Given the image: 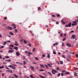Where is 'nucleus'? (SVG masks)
<instances>
[{
	"label": "nucleus",
	"mask_w": 78,
	"mask_h": 78,
	"mask_svg": "<svg viewBox=\"0 0 78 78\" xmlns=\"http://www.w3.org/2000/svg\"><path fill=\"white\" fill-rule=\"evenodd\" d=\"M73 23L72 24V26H75V25H77V22H76L75 21H73Z\"/></svg>",
	"instance_id": "obj_1"
},
{
	"label": "nucleus",
	"mask_w": 78,
	"mask_h": 78,
	"mask_svg": "<svg viewBox=\"0 0 78 78\" xmlns=\"http://www.w3.org/2000/svg\"><path fill=\"white\" fill-rule=\"evenodd\" d=\"M8 67H11L12 69H14V70H15V69H16V67H15V66H13L12 65L9 66Z\"/></svg>",
	"instance_id": "obj_2"
},
{
	"label": "nucleus",
	"mask_w": 78,
	"mask_h": 78,
	"mask_svg": "<svg viewBox=\"0 0 78 78\" xmlns=\"http://www.w3.org/2000/svg\"><path fill=\"white\" fill-rule=\"evenodd\" d=\"M25 52L26 54H27L28 53V56H30V54H32V53L28 52V51H25Z\"/></svg>",
	"instance_id": "obj_3"
},
{
	"label": "nucleus",
	"mask_w": 78,
	"mask_h": 78,
	"mask_svg": "<svg viewBox=\"0 0 78 78\" xmlns=\"http://www.w3.org/2000/svg\"><path fill=\"white\" fill-rule=\"evenodd\" d=\"M72 24V23H69L68 25H66V27H71V25Z\"/></svg>",
	"instance_id": "obj_4"
},
{
	"label": "nucleus",
	"mask_w": 78,
	"mask_h": 78,
	"mask_svg": "<svg viewBox=\"0 0 78 78\" xmlns=\"http://www.w3.org/2000/svg\"><path fill=\"white\" fill-rule=\"evenodd\" d=\"M6 29H7V30H11L12 29V27L9 26L6 27Z\"/></svg>",
	"instance_id": "obj_5"
},
{
	"label": "nucleus",
	"mask_w": 78,
	"mask_h": 78,
	"mask_svg": "<svg viewBox=\"0 0 78 78\" xmlns=\"http://www.w3.org/2000/svg\"><path fill=\"white\" fill-rule=\"evenodd\" d=\"M76 37V35H72V36L71 37V39H75V38Z\"/></svg>",
	"instance_id": "obj_6"
},
{
	"label": "nucleus",
	"mask_w": 78,
	"mask_h": 78,
	"mask_svg": "<svg viewBox=\"0 0 78 78\" xmlns=\"http://www.w3.org/2000/svg\"><path fill=\"white\" fill-rule=\"evenodd\" d=\"M6 71L8 72H10V73H13L12 71L11 70H7Z\"/></svg>",
	"instance_id": "obj_7"
},
{
	"label": "nucleus",
	"mask_w": 78,
	"mask_h": 78,
	"mask_svg": "<svg viewBox=\"0 0 78 78\" xmlns=\"http://www.w3.org/2000/svg\"><path fill=\"white\" fill-rule=\"evenodd\" d=\"M12 27H13V26H14V27L13 28V30H14L15 28H16V25L14 24H12Z\"/></svg>",
	"instance_id": "obj_8"
},
{
	"label": "nucleus",
	"mask_w": 78,
	"mask_h": 78,
	"mask_svg": "<svg viewBox=\"0 0 78 78\" xmlns=\"http://www.w3.org/2000/svg\"><path fill=\"white\" fill-rule=\"evenodd\" d=\"M14 51V50L12 49L11 50H10L8 51V53H12V52H13Z\"/></svg>",
	"instance_id": "obj_9"
},
{
	"label": "nucleus",
	"mask_w": 78,
	"mask_h": 78,
	"mask_svg": "<svg viewBox=\"0 0 78 78\" xmlns=\"http://www.w3.org/2000/svg\"><path fill=\"white\" fill-rule=\"evenodd\" d=\"M30 67L31 69L32 70H34V67L33 66H30Z\"/></svg>",
	"instance_id": "obj_10"
},
{
	"label": "nucleus",
	"mask_w": 78,
	"mask_h": 78,
	"mask_svg": "<svg viewBox=\"0 0 78 78\" xmlns=\"http://www.w3.org/2000/svg\"><path fill=\"white\" fill-rule=\"evenodd\" d=\"M16 55L17 56H20V54H19V53L18 52H16Z\"/></svg>",
	"instance_id": "obj_11"
},
{
	"label": "nucleus",
	"mask_w": 78,
	"mask_h": 78,
	"mask_svg": "<svg viewBox=\"0 0 78 78\" xmlns=\"http://www.w3.org/2000/svg\"><path fill=\"white\" fill-rule=\"evenodd\" d=\"M67 57L68 59H70L71 57V55H69L67 56Z\"/></svg>",
	"instance_id": "obj_12"
},
{
	"label": "nucleus",
	"mask_w": 78,
	"mask_h": 78,
	"mask_svg": "<svg viewBox=\"0 0 78 78\" xmlns=\"http://www.w3.org/2000/svg\"><path fill=\"white\" fill-rule=\"evenodd\" d=\"M66 45H67L69 47H71V44H70L69 43H67Z\"/></svg>",
	"instance_id": "obj_13"
},
{
	"label": "nucleus",
	"mask_w": 78,
	"mask_h": 78,
	"mask_svg": "<svg viewBox=\"0 0 78 78\" xmlns=\"http://www.w3.org/2000/svg\"><path fill=\"white\" fill-rule=\"evenodd\" d=\"M40 66L41 68H44V67H45V66H43V65L42 64H40Z\"/></svg>",
	"instance_id": "obj_14"
},
{
	"label": "nucleus",
	"mask_w": 78,
	"mask_h": 78,
	"mask_svg": "<svg viewBox=\"0 0 78 78\" xmlns=\"http://www.w3.org/2000/svg\"><path fill=\"white\" fill-rule=\"evenodd\" d=\"M61 22L64 25H65L66 24V23H65L64 21H63V20L62 19L61 20Z\"/></svg>",
	"instance_id": "obj_15"
},
{
	"label": "nucleus",
	"mask_w": 78,
	"mask_h": 78,
	"mask_svg": "<svg viewBox=\"0 0 78 78\" xmlns=\"http://www.w3.org/2000/svg\"><path fill=\"white\" fill-rule=\"evenodd\" d=\"M13 49L16 50H18V48L17 47H14L13 48Z\"/></svg>",
	"instance_id": "obj_16"
},
{
	"label": "nucleus",
	"mask_w": 78,
	"mask_h": 78,
	"mask_svg": "<svg viewBox=\"0 0 78 78\" xmlns=\"http://www.w3.org/2000/svg\"><path fill=\"white\" fill-rule=\"evenodd\" d=\"M52 70L53 72H55V73H58L57 71H56L55 69H53Z\"/></svg>",
	"instance_id": "obj_17"
},
{
	"label": "nucleus",
	"mask_w": 78,
	"mask_h": 78,
	"mask_svg": "<svg viewBox=\"0 0 78 78\" xmlns=\"http://www.w3.org/2000/svg\"><path fill=\"white\" fill-rule=\"evenodd\" d=\"M5 61L7 62H11V60L10 59H9V60H6Z\"/></svg>",
	"instance_id": "obj_18"
},
{
	"label": "nucleus",
	"mask_w": 78,
	"mask_h": 78,
	"mask_svg": "<svg viewBox=\"0 0 78 78\" xmlns=\"http://www.w3.org/2000/svg\"><path fill=\"white\" fill-rule=\"evenodd\" d=\"M45 67H46V69H48V66H47V65H44Z\"/></svg>",
	"instance_id": "obj_19"
},
{
	"label": "nucleus",
	"mask_w": 78,
	"mask_h": 78,
	"mask_svg": "<svg viewBox=\"0 0 78 78\" xmlns=\"http://www.w3.org/2000/svg\"><path fill=\"white\" fill-rule=\"evenodd\" d=\"M14 77H15V78H18V76H17L16 74H14Z\"/></svg>",
	"instance_id": "obj_20"
},
{
	"label": "nucleus",
	"mask_w": 78,
	"mask_h": 78,
	"mask_svg": "<svg viewBox=\"0 0 78 78\" xmlns=\"http://www.w3.org/2000/svg\"><path fill=\"white\" fill-rule=\"evenodd\" d=\"M39 76H40V77H41V78H46L45 77L43 76H41V75H39Z\"/></svg>",
	"instance_id": "obj_21"
},
{
	"label": "nucleus",
	"mask_w": 78,
	"mask_h": 78,
	"mask_svg": "<svg viewBox=\"0 0 78 78\" xmlns=\"http://www.w3.org/2000/svg\"><path fill=\"white\" fill-rule=\"evenodd\" d=\"M9 33L10 34H11V35H14V34L12 32H9Z\"/></svg>",
	"instance_id": "obj_22"
},
{
	"label": "nucleus",
	"mask_w": 78,
	"mask_h": 78,
	"mask_svg": "<svg viewBox=\"0 0 78 78\" xmlns=\"http://www.w3.org/2000/svg\"><path fill=\"white\" fill-rule=\"evenodd\" d=\"M70 74V73L69 72H66L65 73V75H66V74Z\"/></svg>",
	"instance_id": "obj_23"
},
{
	"label": "nucleus",
	"mask_w": 78,
	"mask_h": 78,
	"mask_svg": "<svg viewBox=\"0 0 78 78\" xmlns=\"http://www.w3.org/2000/svg\"><path fill=\"white\" fill-rule=\"evenodd\" d=\"M48 74H49V75H51V76H52V74H51V73H50V72H48Z\"/></svg>",
	"instance_id": "obj_24"
},
{
	"label": "nucleus",
	"mask_w": 78,
	"mask_h": 78,
	"mask_svg": "<svg viewBox=\"0 0 78 78\" xmlns=\"http://www.w3.org/2000/svg\"><path fill=\"white\" fill-rule=\"evenodd\" d=\"M15 33H17V32H18V31L16 29H15Z\"/></svg>",
	"instance_id": "obj_25"
},
{
	"label": "nucleus",
	"mask_w": 78,
	"mask_h": 78,
	"mask_svg": "<svg viewBox=\"0 0 78 78\" xmlns=\"http://www.w3.org/2000/svg\"><path fill=\"white\" fill-rule=\"evenodd\" d=\"M4 66H0V69H3V68H4Z\"/></svg>",
	"instance_id": "obj_26"
},
{
	"label": "nucleus",
	"mask_w": 78,
	"mask_h": 78,
	"mask_svg": "<svg viewBox=\"0 0 78 78\" xmlns=\"http://www.w3.org/2000/svg\"><path fill=\"white\" fill-rule=\"evenodd\" d=\"M53 53L54 55H56V51H53Z\"/></svg>",
	"instance_id": "obj_27"
},
{
	"label": "nucleus",
	"mask_w": 78,
	"mask_h": 78,
	"mask_svg": "<svg viewBox=\"0 0 78 78\" xmlns=\"http://www.w3.org/2000/svg\"><path fill=\"white\" fill-rule=\"evenodd\" d=\"M62 58H66V57H65L64 55H62Z\"/></svg>",
	"instance_id": "obj_28"
},
{
	"label": "nucleus",
	"mask_w": 78,
	"mask_h": 78,
	"mask_svg": "<svg viewBox=\"0 0 78 78\" xmlns=\"http://www.w3.org/2000/svg\"><path fill=\"white\" fill-rule=\"evenodd\" d=\"M9 47H12V48H13V47H14V45H9Z\"/></svg>",
	"instance_id": "obj_29"
},
{
	"label": "nucleus",
	"mask_w": 78,
	"mask_h": 78,
	"mask_svg": "<svg viewBox=\"0 0 78 78\" xmlns=\"http://www.w3.org/2000/svg\"><path fill=\"white\" fill-rule=\"evenodd\" d=\"M62 72L63 73H65L66 72V71H65V70H63L62 71Z\"/></svg>",
	"instance_id": "obj_30"
},
{
	"label": "nucleus",
	"mask_w": 78,
	"mask_h": 78,
	"mask_svg": "<svg viewBox=\"0 0 78 78\" xmlns=\"http://www.w3.org/2000/svg\"><path fill=\"white\" fill-rule=\"evenodd\" d=\"M44 75H45V76H48V75L47 74L45 73H44Z\"/></svg>",
	"instance_id": "obj_31"
},
{
	"label": "nucleus",
	"mask_w": 78,
	"mask_h": 78,
	"mask_svg": "<svg viewBox=\"0 0 78 78\" xmlns=\"http://www.w3.org/2000/svg\"><path fill=\"white\" fill-rule=\"evenodd\" d=\"M6 44V41H5L4 43H3V44L4 45H5V44Z\"/></svg>",
	"instance_id": "obj_32"
},
{
	"label": "nucleus",
	"mask_w": 78,
	"mask_h": 78,
	"mask_svg": "<svg viewBox=\"0 0 78 78\" xmlns=\"http://www.w3.org/2000/svg\"><path fill=\"white\" fill-rule=\"evenodd\" d=\"M42 56L43 57H42V58H44V57H45V55L44 54L43 55H42Z\"/></svg>",
	"instance_id": "obj_33"
},
{
	"label": "nucleus",
	"mask_w": 78,
	"mask_h": 78,
	"mask_svg": "<svg viewBox=\"0 0 78 78\" xmlns=\"http://www.w3.org/2000/svg\"><path fill=\"white\" fill-rule=\"evenodd\" d=\"M23 42H24V43L25 44H27V41H26L25 40H24Z\"/></svg>",
	"instance_id": "obj_34"
},
{
	"label": "nucleus",
	"mask_w": 78,
	"mask_h": 78,
	"mask_svg": "<svg viewBox=\"0 0 78 78\" xmlns=\"http://www.w3.org/2000/svg\"><path fill=\"white\" fill-rule=\"evenodd\" d=\"M23 56V57H24V58H23V59H24H24H26V60H27V59L25 58V56Z\"/></svg>",
	"instance_id": "obj_35"
},
{
	"label": "nucleus",
	"mask_w": 78,
	"mask_h": 78,
	"mask_svg": "<svg viewBox=\"0 0 78 78\" xmlns=\"http://www.w3.org/2000/svg\"><path fill=\"white\" fill-rule=\"evenodd\" d=\"M35 59H36V60H38V61H39V59H38V58H37V57L35 58Z\"/></svg>",
	"instance_id": "obj_36"
},
{
	"label": "nucleus",
	"mask_w": 78,
	"mask_h": 78,
	"mask_svg": "<svg viewBox=\"0 0 78 78\" xmlns=\"http://www.w3.org/2000/svg\"><path fill=\"white\" fill-rule=\"evenodd\" d=\"M5 58H6V59H8L9 58V57L8 56H6Z\"/></svg>",
	"instance_id": "obj_37"
},
{
	"label": "nucleus",
	"mask_w": 78,
	"mask_h": 78,
	"mask_svg": "<svg viewBox=\"0 0 78 78\" xmlns=\"http://www.w3.org/2000/svg\"><path fill=\"white\" fill-rule=\"evenodd\" d=\"M52 17H55L56 16H55V15H52Z\"/></svg>",
	"instance_id": "obj_38"
},
{
	"label": "nucleus",
	"mask_w": 78,
	"mask_h": 78,
	"mask_svg": "<svg viewBox=\"0 0 78 78\" xmlns=\"http://www.w3.org/2000/svg\"><path fill=\"white\" fill-rule=\"evenodd\" d=\"M23 64L24 65H25V64H26V62H25V61H23Z\"/></svg>",
	"instance_id": "obj_39"
},
{
	"label": "nucleus",
	"mask_w": 78,
	"mask_h": 78,
	"mask_svg": "<svg viewBox=\"0 0 78 78\" xmlns=\"http://www.w3.org/2000/svg\"><path fill=\"white\" fill-rule=\"evenodd\" d=\"M63 36V35L62 34V33L60 34V37H62Z\"/></svg>",
	"instance_id": "obj_40"
},
{
	"label": "nucleus",
	"mask_w": 78,
	"mask_h": 78,
	"mask_svg": "<svg viewBox=\"0 0 78 78\" xmlns=\"http://www.w3.org/2000/svg\"><path fill=\"white\" fill-rule=\"evenodd\" d=\"M61 75L62 76H64V73H62Z\"/></svg>",
	"instance_id": "obj_41"
},
{
	"label": "nucleus",
	"mask_w": 78,
	"mask_h": 78,
	"mask_svg": "<svg viewBox=\"0 0 78 78\" xmlns=\"http://www.w3.org/2000/svg\"><path fill=\"white\" fill-rule=\"evenodd\" d=\"M61 75V73H59L58 74V77H59Z\"/></svg>",
	"instance_id": "obj_42"
},
{
	"label": "nucleus",
	"mask_w": 78,
	"mask_h": 78,
	"mask_svg": "<svg viewBox=\"0 0 78 78\" xmlns=\"http://www.w3.org/2000/svg\"><path fill=\"white\" fill-rule=\"evenodd\" d=\"M47 57L48 58H50V55H47Z\"/></svg>",
	"instance_id": "obj_43"
},
{
	"label": "nucleus",
	"mask_w": 78,
	"mask_h": 78,
	"mask_svg": "<svg viewBox=\"0 0 78 78\" xmlns=\"http://www.w3.org/2000/svg\"><path fill=\"white\" fill-rule=\"evenodd\" d=\"M14 45H16V46H18V45H19V44H16V43H15V44H14Z\"/></svg>",
	"instance_id": "obj_44"
},
{
	"label": "nucleus",
	"mask_w": 78,
	"mask_h": 78,
	"mask_svg": "<svg viewBox=\"0 0 78 78\" xmlns=\"http://www.w3.org/2000/svg\"><path fill=\"white\" fill-rule=\"evenodd\" d=\"M56 23L57 25H58V24H59V22L58 21H57Z\"/></svg>",
	"instance_id": "obj_45"
},
{
	"label": "nucleus",
	"mask_w": 78,
	"mask_h": 78,
	"mask_svg": "<svg viewBox=\"0 0 78 78\" xmlns=\"http://www.w3.org/2000/svg\"><path fill=\"white\" fill-rule=\"evenodd\" d=\"M9 49H10V50H12V48L11 47H9Z\"/></svg>",
	"instance_id": "obj_46"
},
{
	"label": "nucleus",
	"mask_w": 78,
	"mask_h": 78,
	"mask_svg": "<svg viewBox=\"0 0 78 78\" xmlns=\"http://www.w3.org/2000/svg\"><path fill=\"white\" fill-rule=\"evenodd\" d=\"M35 49H36V48H34L33 49V51H35Z\"/></svg>",
	"instance_id": "obj_47"
},
{
	"label": "nucleus",
	"mask_w": 78,
	"mask_h": 78,
	"mask_svg": "<svg viewBox=\"0 0 78 78\" xmlns=\"http://www.w3.org/2000/svg\"><path fill=\"white\" fill-rule=\"evenodd\" d=\"M61 64H63V62L61 61L60 62Z\"/></svg>",
	"instance_id": "obj_48"
},
{
	"label": "nucleus",
	"mask_w": 78,
	"mask_h": 78,
	"mask_svg": "<svg viewBox=\"0 0 78 78\" xmlns=\"http://www.w3.org/2000/svg\"><path fill=\"white\" fill-rule=\"evenodd\" d=\"M5 75V74L4 73H2V76H4V75Z\"/></svg>",
	"instance_id": "obj_49"
},
{
	"label": "nucleus",
	"mask_w": 78,
	"mask_h": 78,
	"mask_svg": "<svg viewBox=\"0 0 78 78\" xmlns=\"http://www.w3.org/2000/svg\"><path fill=\"white\" fill-rule=\"evenodd\" d=\"M28 45H29V47H31V44H29Z\"/></svg>",
	"instance_id": "obj_50"
},
{
	"label": "nucleus",
	"mask_w": 78,
	"mask_h": 78,
	"mask_svg": "<svg viewBox=\"0 0 78 78\" xmlns=\"http://www.w3.org/2000/svg\"><path fill=\"white\" fill-rule=\"evenodd\" d=\"M7 42H9V43H10L11 42V41H7Z\"/></svg>",
	"instance_id": "obj_51"
},
{
	"label": "nucleus",
	"mask_w": 78,
	"mask_h": 78,
	"mask_svg": "<svg viewBox=\"0 0 78 78\" xmlns=\"http://www.w3.org/2000/svg\"><path fill=\"white\" fill-rule=\"evenodd\" d=\"M19 64H20L21 65H23V64L22 63H20Z\"/></svg>",
	"instance_id": "obj_52"
},
{
	"label": "nucleus",
	"mask_w": 78,
	"mask_h": 78,
	"mask_svg": "<svg viewBox=\"0 0 78 78\" xmlns=\"http://www.w3.org/2000/svg\"><path fill=\"white\" fill-rule=\"evenodd\" d=\"M75 21L76 22H78V19H76L75 20Z\"/></svg>",
	"instance_id": "obj_53"
},
{
	"label": "nucleus",
	"mask_w": 78,
	"mask_h": 78,
	"mask_svg": "<svg viewBox=\"0 0 78 78\" xmlns=\"http://www.w3.org/2000/svg\"><path fill=\"white\" fill-rule=\"evenodd\" d=\"M38 10H41V7H39L38 8Z\"/></svg>",
	"instance_id": "obj_54"
},
{
	"label": "nucleus",
	"mask_w": 78,
	"mask_h": 78,
	"mask_svg": "<svg viewBox=\"0 0 78 78\" xmlns=\"http://www.w3.org/2000/svg\"><path fill=\"white\" fill-rule=\"evenodd\" d=\"M4 20H6V19H7V17H4Z\"/></svg>",
	"instance_id": "obj_55"
},
{
	"label": "nucleus",
	"mask_w": 78,
	"mask_h": 78,
	"mask_svg": "<svg viewBox=\"0 0 78 78\" xmlns=\"http://www.w3.org/2000/svg\"><path fill=\"white\" fill-rule=\"evenodd\" d=\"M47 65H48V66H49V67H51V66L49 64H48Z\"/></svg>",
	"instance_id": "obj_56"
},
{
	"label": "nucleus",
	"mask_w": 78,
	"mask_h": 78,
	"mask_svg": "<svg viewBox=\"0 0 78 78\" xmlns=\"http://www.w3.org/2000/svg\"><path fill=\"white\" fill-rule=\"evenodd\" d=\"M44 70L43 69H41V70H40V72H43V71H44Z\"/></svg>",
	"instance_id": "obj_57"
},
{
	"label": "nucleus",
	"mask_w": 78,
	"mask_h": 78,
	"mask_svg": "<svg viewBox=\"0 0 78 78\" xmlns=\"http://www.w3.org/2000/svg\"><path fill=\"white\" fill-rule=\"evenodd\" d=\"M57 17H59V16H60V15L58 14L57 15Z\"/></svg>",
	"instance_id": "obj_58"
},
{
	"label": "nucleus",
	"mask_w": 78,
	"mask_h": 78,
	"mask_svg": "<svg viewBox=\"0 0 78 78\" xmlns=\"http://www.w3.org/2000/svg\"><path fill=\"white\" fill-rule=\"evenodd\" d=\"M3 47H4V46H1V48H3Z\"/></svg>",
	"instance_id": "obj_59"
},
{
	"label": "nucleus",
	"mask_w": 78,
	"mask_h": 78,
	"mask_svg": "<svg viewBox=\"0 0 78 78\" xmlns=\"http://www.w3.org/2000/svg\"><path fill=\"white\" fill-rule=\"evenodd\" d=\"M73 32H74V31L72 30V31H71L70 33H73Z\"/></svg>",
	"instance_id": "obj_60"
},
{
	"label": "nucleus",
	"mask_w": 78,
	"mask_h": 78,
	"mask_svg": "<svg viewBox=\"0 0 78 78\" xmlns=\"http://www.w3.org/2000/svg\"><path fill=\"white\" fill-rule=\"evenodd\" d=\"M6 69H9V68H8L7 67H6Z\"/></svg>",
	"instance_id": "obj_61"
},
{
	"label": "nucleus",
	"mask_w": 78,
	"mask_h": 78,
	"mask_svg": "<svg viewBox=\"0 0 78 78\" xmlns=\"http://www.w3.org/2000/svg\"><path fill=\"white\" fill-rule=\"evenodd\" d=\"M76 57H78V54H76Z\"/></svg>",
	"instance_id": "obj_62"
},
{
	"label": "nucleus",
	"mask_w": 78,
	"mask_h": 78,
	"mask_svg": "<svg viewBox=\"0 0 78 78\" xmlns=\"http://www.w3.org/2000/svg\"><path fill=\"white\" fill-rule=\"evenodd\" d=\"M59 67L57 68V70H59Z\"/></svg>",
	"instance_id": "obj_63"
},
{
	"label": "nucleus",
	"mask_w": 78,
	"mask_h": 78,
	"mask_svg": "<svg viewBox=\"0 0 78 78\" xmlns=\"http://www.w3.org/2000/svg\"><path fill=\"white\" fill-rule=\"evenodd\" d=\"M9 78H11V75H10L9 76Z\"/></svg>",
	"instance_id": "obj_64"
}]
</instances>
